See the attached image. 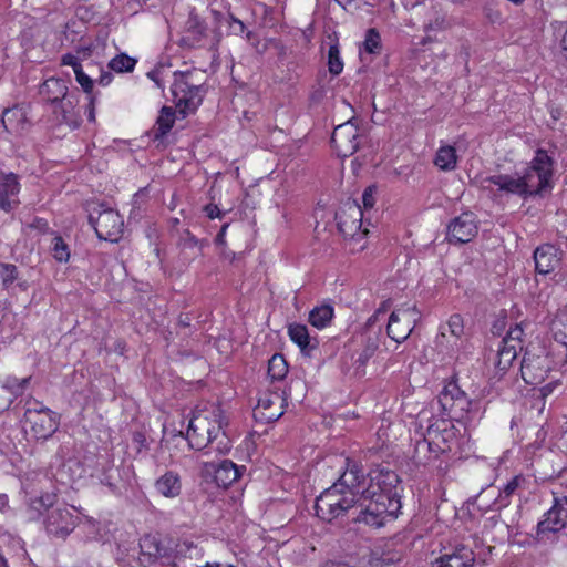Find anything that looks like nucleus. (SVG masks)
<instances>
[{"label":"nucleus","instance_id":"nucleus-1","mask_svg":"<svg viewBox=\"0 0 567 567\" xmlns=\"http://www.w3.org/2000/svg\"><path fill=\"white\" fill-rule=\"evenodd\" d=\"M369 485L362 491L364 508L357 517L359 523L380 528L395 519L402 507L399 475L389 468L377 467L369 473Z\"/></svg>","mask_w":567,"mask_h":567},{"label":"nucleus","instance_id":"nucleus-2","mask_svg":"<svg viewBox=\"0 0 567 567\" xmlns=\"http://www.w3.org/2000/svg\"><path fill=\"white\" fill-rule=\"evenodd\" d=\"M437 401L443 422L470 423L480 420L482 415L480 403L467 398L457 384L455 375L444 385Z\"/></svg>","mask_w":567,"mask_h":567},{"label":"nucleus","instance_id":"nucleus-3","mask_svg":"<svg viewBox=\"0 0 567 567\" xmlns=\"http://www.w3.org/2000/svg\"><path fill=\"white\" fill-rule=\"evenodd\" d=\"M56 502L58 495L55 493L45 492L30 501V508L40 515L47 513L44 518L47 533L56 538L64 539L76 527L79 517L65 506L54 507Z\"/></svg>","mask_w":567,"mask_h":567},{"label":"nucleus","instance_id":"nucleus-4","mask_svg":"<svg viewBox=\"0 0 567 567\" xmlns=\"http://www.w3.org/2000/svg\"><path fill=\"white\" fill-rule=\"evenodd\" d=\"M519 174L527 198L544 197L554 187V159L545 150L538 148Z\"/></svg>","mask_w":567,"mask_h":567},{"label":"nucleus","instance_id":"nucleus-5","mask_svg":"<svg viewBox=\"0 0 567 567\" xmlns=\"http://www.w3.org/2000/svg\"><path fill=\"white\" fill-rule=\"evenodd\" d=\"M354 494L340 485L333 484L324 489L315 502L316 515L324 520L332 522L333 519L346 515V513L353 507L357 503Z\"/></svg>","mask_w":567,"mask_h":567},{"label":"nucleus","instance_id":"nucleus-6","mask_svg":"<svg viewBox=\"0 0 567 567\" xmlns=\"http://www.w3.org/2000/svg\"><path fill=\"white\" fill-rule=\"evenodd\" d=\"M457 427H415V450L426 449L433 457L451 452L457 444Z\"/></svg>","mask_w":567,"mask_h":567},{"label":"nucleus","instance_id":"nucleus-7","mask_svg":"<svg viewBox=\"0 0 567 567\" xmlns=\"http://www.w3.org/2000/svg\"><path fill=\"white\" fill-rule=\"evenodd\" d=\"M421 319V313L415 305H403L392 311L389 317L386 333L400 343L406 340Z\"/></svg>","mask_w":567,"mask_h":567},{"label":"nucleus","instance_id":"nucleus-8","mask_svg":"<svg viewBox=\"0 0 567 567\" xmlns=\"http://www.w3.org/2000/svg\"><path fill=\"white\" fill-rule=\"evenodd\" d=\"M203 83L188 82L187 74L174 72L172 93L183 112H194L203 102Z\"/></svg>","mask_w":567,"mask_h":567},{"label":"nucleus","instance_id":"nucleus-9","mask_svg":"<svg viewBox=\"0 0 567 567\" xmlns=\"http://www.w3.org/2000/svg\"><path fill=\"white\" fill-rule=\"evenodd\" d=\"M567 526V497H555L553 506L544 514L536 527V538L539 542L549 538Z\"/></svg>","mask_w":567,"mask_h":567},{"label":"nucleus","instance_id":"nucleus-10","mask_svg":"<svg viewBox=\"0 0 567 567\" xmlns=\"http://www.w3.org/2000/svg\"><path fill=\"white\" fill-rule=\"evenodd\" d=\"M362 138L359 127L350 120L333 130L331 144L340 157H349L358 151Z\"/></svg>","mask_w":567,"mask_h":567},{"label":"nucleus","instance_id":"nucleus-11","mask_svg":"<svg viewBox=\"0 0 567 567\" xmlns=\"http://www.w3.org/2000/svg\"><path fill=\"white\" fill-rule=\"evenodd\" d=\"M89 220L100 239L116 243L123 233V218L114 209H104L96 218L91 214Z\"/></svg>","mask_w":567,"mask_h":567},{"label":"nucleus","instance_id":"nucleus-12","mask_svg":"<svg viewBox=\"0 0 567 567\" xmlns=\"http://www.w3.org/2000/svg\"><path fill=\"white\" fill-rule=\"evenodd\" d=\"M475 554L466 545L458 544L454 547H444L439 555L431 560V567H473Z\"/></svg>","mask_w":567,"mask_h":567},{"label":"nucleus","instance_id":"nucleus-13","mask_svg":"<svg viewBox=\"0 0 567 567\" xmlns=\"http://www.w3.org/2000/svg\"><path fill=\"white\" fill-rule=\"evenodd\" d=\"M477 234V223L472 212L462 213L447 225L446 239L450 244H466Z\"/></svg>","mask_w":567,"mask_h":567},{"label":"nucleus","instance_id":"nucleus-14","mask_svg":"<svg viewBox=\"0 0 567 567\" xmlns=\"http://www.w3.org/2000/svg\"><path fill=\"white\" fill-rule=\"evenodd\" d=\"M207 37V24L195 11H190L178 42L179 45L188 49L199 48L204 45Z\"/></svg>","mask_w":567,"mask_h":567},{"label":"nucleus","instance_id":"nucleus-15","mask_svg":"<svg viewBox=\"0 0 567 567\" xmlns=\"http://www.w3.org/2000/svg\"><path fill=\"white\" fill-rule=\"evenodd\" d=\"M377 315L369 318L367 322V332L363 340V347L361 351L357 353L354 358L353 365L355 368L357 374H364V368L368 361L374 355L378 350L381 341V328L378 330H373L372 323L375 320Z\"/></svg>","mask_w":567,"mask_h":567},{"label":"nucleus","instance_id":"nucleus-16","mask_svg":"<svg viewBox=\"0 0 567 567\" xmlns=\"http://www.w3.org/2000/svg\"><path fill=\"white\" fill-rule=\"evenodd\" d=\"M21 185L14 173L0 172V209L10 213L20 205Z\"/></svg>","mask_w":567,"mask_h":567},{"label":"nucleus","instance_id":"nucleus-17","mask_svg":"<svg viewBox=\"0 0 567 567\" xmlns=\"http://www.w3.org/2000/svg\"><path fill=\"white\" fill-rule=\"evenodd\" d=\"M363 212L361 206L357 204L349 205L347 210H341L336 214L338 228L344 237L354 238L355 236H362L359 234L362 224Z\"/></svg>","mask_w":567,"mask_h":567},{"label":"nucleus","instance_id":"nucleus-18","mask_svg":"<svg viewBox=\"0 0 567 567\" xmlns=\"http://www.w3.org/2000/svg\"><path fill=\"white\" fill-rule=\"evenodd\" d=\"M561 251L553 244H543L534 251L535 269L538 274L553 272L560 262Z\"/></svg>","mask_w":567,"mask_h":567},{"label":"nucleus","instance_id":"nucleus-19","mask_svg":"<svg viewBox=\"0 0 567 567\" xmlns=\"http://www.w3.org/2000/svg\"><path fill=\"white\" fill-rule=\"evenodd\" d=\"M208 466L213 470L214 482L218 487L223 488H228L246 471L244 465L238 466L230 460H224L218 464H210Z\"/></svg>","mask_w":567,"mask_h":567},{"label":"nucleus","instance_id":"nucleus-20","mask_svg":"<svg viewBox=\"0 0 567 567\" xmlns=\"http://www.w3.org/2000/svg\"><path fill=\"white\" fill-rule=\"evenodd\" d=\"M31 377L18 379L16 377H8L2 384H0V413L8 410L13 400L23 394L29 385Z\"/></svg>","mask_w":567,"mask_h":567},{"label":"nucleus","instance_id":"nucleus-21","mask_svg":"<svg viewBox=\"0 0 567 567\" xmlns=\"http://www.w3.org/2000/svg\"><path fill=\"white\" fill-rule=\"evenodd\" d=\"M486 183L497 186L499 192L516 195L520 198L527 199L525 188L523 186L522 177L519 172H515L514 175L509 174H495L485 178Z\"/></svg>","mask_w":567,"mask_h":567},{"label":"nucleus","instance_id":"nucleus-22","mask_svg":"<svg viewBox=\"0 0 567 567\" xmlns=\"http://www.w3.org/2000/svg\"><path fill=\"white\" fill-rule=\"evenodd\" d=\"M142 561L153 563L168 555V548L163 545L157 535L147 534L140 540Z\"/></svg>","mask_w":567,"mask_h":567},{"label":"nucleus","instance_id":"nucleus-23","mask_svg":"<svg viewBox=\"0 0 567 567\" xmlns=\"http://www.w3.org/2000/svg\"><path fill=\"white\" fill-rule=\"evenodd\" d=\"M364 481V473L362 467L357 464H352L349 466L339 481L334 483L336 485H340L342 488H347L354 494V498L358 499V496L361 494L364 488H362V484Z\"/></svg>","mask_w":567,"mask_h":567},{"label":"nucleus","instance_id":"nucleus-24","mask_svg":"<svg viewBox=\"0 0 567 567\" xmlns=\"http://www.w3.org/2000/svg\"><path fill=\"white\" fill-rule=\"evenodd\" d=\"M155 489L166 498H176L182 493V480L178 473L167 471L155 482Z\"/></svg>","mask_w":567,"mask_h":567},{"label":"nucleus","instance_id":"nucleus-25","mask_svg":"<svg viewBox=\"0 0 567 567\" xmlns=\"http://www.w3.org/2000/svg\"><path fill=\"white\" fill-rule=\"evenodd\" d=\"M288 334L303 353L309 354L318 347L316 338H311L308 328L301 323H292L288 327Z\"/></svg>","mask_w":567,"mask_h":567},{"label":"nucleus","instance_id":"nucleus-26","mask_svg":"<svg viewBox=\"0 0 567 567\" xmlns=\"http://www.w3.org/2000/svg\"><path fill=\"white\" fill-rule=\"evenodd\" d=\"M175 123V111L171 106H163L155 125L148 132V136L155 141L162 140Z\"/></svg>","mask_w":567,"mask_h":567},{"label":"nucleus","instance_id":"nucleus-27","mask_svg":"<svg viewBox=\"0 0 567 567\" xmlns=\"http://www.w3.org/2000/svg\"><path fill=\"white\" fill-rule=\"evenodd\" d=\"M68 94L65 82L60 79H48L40 87V95L43 100L56 104Z\"/></svg>","mask_w":567,"mask_h":567},{"label":"nucleus","instance_id":"nucleus-28","mask_svg":"<svg viewBox=\"0 0 567 567\" xmlns=\"http://www.w3.org/2000/svg\"><path fill=\"white\" fill-rule=\"evenodd\" d=\"M186 432L183 430L178 431V434L185 437L188 442L190 449L196 451L207 450L209 445V436L212 435V427H185Z\"/></svg>","mask_w":567,"mask_h":567},{"label":"nucleus","instance_id":"nucleus-29","mask_svg":"<svg viewBox=\"0 0 567 567\" xmlns=\"http://www.w3.org/2000/svg\"><path fill=\"white\" fill-rule=\"evenodd\" d=\"M210 433L206 454H227L231 450V440L224 431V427H212Z\"/></svg>","mask_w":567,"mask_h":567},{"label":"nucleus","instance_id":"nucleus-30","mask_svg":"<svg viewBox=\"0 0 567 567\" xmlns=\"http://www.w3.org/2000/svg\"><path fill=\"white\" fill-rule=\"evenodd\" d=\"M53 110L55 114L60 115V122L66 124L71 128H76L80 125V116L74 110L73 101L65 96L55 104Z\"/></svg>","mask_w":567,"mask_h":567},{"label":"nucleus","instance_id":"nucleus-31","mask_svg":"<svg viewBox=\"0 0 567 567\" xmlns=\"http://www.w3.org/2000/svg\"><path fill=\"white\" fill-rule=\"evenodd\" d=\"M522 378L528 384H537L544 380L545 370L539 365V359L524 357L520 365Z\"/></svg>","mask_w":567,"mask_h":567},{"label":"nucleus","instance_id":"nucleus-32","mask_svg":"<svg viewBox=\"0 0 567 567\" xmlns=\"http://www.w3.org/2000/svg\"><path fill=\"white\" fill-rule=\"evenodd\" d=\"M526 483V478L523 474L513 476L504 486L499 489L496 502L501 507H506L511 504L512 496Z\"/></svg>","mask_w":567,"mask_h":567},{"label":"nucleus","instance_id":"nucleus-33","mask_svg":"<svg viewBox=\"0 0 567 567\" xmlns=\"http://www.w3.org/2000/svg\"><path fill=\"white\" fill-rule=\"evenodd\" d=\"M333 316L334 310L331 305H321L309 312V322L317 329H323L330 324Z\"/></svg>","mask_w":567,"mask_h":567},{"label":"nucleus","instance_id":"nucleus-34","mask_svg":"<svg viewBox=\"0 0 567 567\" xmlns=\"http://www.w3.org/2000/svg\"><path fill=\"white\" fill-rule=\"evenodd\" d=\"M434 164L442 171H453L457 164L455 148L451 145L441 146L436 152Z\"/></svg>","mask_w":567,"mask_h":567},{"label":"nucleus","instance_id":"nucleus-35","mask_svg":"<svg viewBox=\"0 0 567 567\" xmlns=\"http://www.w3.org/2000/svg\"><path fill=\"white\" fill-rule=\"evenodd\" d=\"M501 344L502 346L497 351V360L495 364L499 371L505 372L509 369L514 360L517 358L518 351L520 350L514 344Z\"/></svg>","mask_w":567,"mask_h":567},{"label":"nucleus","instance_id":"nucleus-36","mask_svg":"<svg viewBox=\"0 0 567 567\" xmlns=\"http://www.w3.org/2000/svg\"><path fill=\"white\" fill-rule=\"evenodd\" d=\"M288 373V364L282 354L276 353L268 362V375L272 381L282 380Z\"/></svg>","mask_w":567,"mask_h":567},{"label":"nucleus","instance_id":"nucleus-37","mask_svg":"<svg viewBox=\"0 0 567 567\" xmlns=\"http://www.w3.org/2000/svg\"><path fill=\"white\" fill-rule=\"evenodd\" d=\"M554 37L559 48L560 55L567 60V23L555 21L551 23Z\"/></svg>","mask_w":567,"mask_h":567},{"label":"nucleus","instance_id":"nucleus-38","mask_svg":"<svg viewBox=\"0 0 567 567\" xmlns=\"http://www.w3.org/2000/svg\"><path fill=\"white\" fill-rule=\"evenodd\" d=\"M18 278L19 270L16 265L0 262V282L3 289H9Z\"/></svg>","mask_w":567,"mask_h":567},{"label":"nucleus","instance_id":"nucleus-39","mask_svg":"<svg viewBox=\"0 0 567 567\" xmlns=\"http://www.w3.org/2000/svg\"><path fill=\"white\" fill-rule=\"evenodd\" d=\"M328 69L332 75H339L343 70V62L340 56L338 42L331 44L328 51Z\"/></svg>","mask_w":567,"mask_h":567},{"label":"nucleus","instance_id":"nucleus-40","mask_svg":"<svg viewBox=\"0 0 567 567\" xmlns=\"http://www.w3.org/2000/svg\"><path fill=\"white\" fill-rule=\"evenodd\" d=\"M136 64V60L127 54H117L109 62V68L115 72H131Z\"/></svg>","mask_w":567,"mask_h":567},{"label":"nucleus","instance_id":"nucleus-41","mask_svg":"<svg viewBox=\"0 0 567 567\" xmlns=\"http://www.w3.org/2000/svg\"><path fill=\"white\" fill-rule=\"evenodd\" d=\"M446 331L455 338H460L464 332V323L463 318L454 313L450 317L446 327H442L441 336L444 338L446 336Z\"/></svg>","mask_w":567,"mask_h":567},{"label":"nucleus","instance_id":"nucleus-42","mask_svg":"<svg viewBox=\"0 0 567 567\" xmlns=\"http://www.w3.org/2000/svg\"><path fill=\"white\" fill-rule=\"evenodd\" d=\"M52 252L54 259L59 262H66L70 258L69 247L60 236L53 238Z\"/></svg>","mask_w":567,"mask_h":567},{"label":"nucleus","instance_id":"nucleus-43","mask_svg":"<svg viewBox=\"0 0 567 567\" xmlns=\"http://www.w3.org/2000/svg\"><path fill=\"white\" fill-rule=\"evenodd\" d=\"M523 334H524V330H523L522 326L515 324L507 331L506 336L503 338L501 343L514 344L516 348L522 350L523 349V344H522L523 343V341H522Z\"/></svg>","mask_w":567,"mask_h":567},{"label":"nucleus","instance_id":"nucleus-44","mask_svg":"<svg viewBox=\"0 0 567 567\" xmlns=\"http://www.w3.org/2000/svg\"><path fill=\"white\" fill-rule=\"evenodd\" d=\"M74 74L76 82L81 85L84 93H86L87 96L95 95L93 93V80L83 71V68L75 70Z\"/></svg>","mask_w":567,"mask_h":567},{"label":"nucleus","instance_id":"nucleus-45","mask_svg":"<svg viewBox=\"0 0 567 567\" xmlns=\"http://www.w3.org/2000/svg\"><path fill=\"white\" fill-rule=\"evenodd\" d=\"M380 48V34L375 29H369L365 34L364 49L369 53H374Z\"/></svg>","mask_w":567,"mask_h":567},{"label":"nucleus","instance_id":"nucleus-46","mask_svg":"<svg viewBox=\"0 0 567 567\" xmlns=\"http://www.w3.org/2000/svg\"><path fill=\"white\" fill-rule=\"evenodd\" d=\"M34 413H45L49 416V421L50 422H58L56 419H58L59 415L55 412H52L49 409L43 408L42 405L39 409L38 408H33V409L32 408H28L27 409L25 414H24L27 422H30V423L33 422L32 421V415Z\"/></svg>","mask_w":567,"mask_h":567},{"label":"nucleus","instance_id":"nucleus-47","mask_svg":"<svg viewBox=\"0 0 567 567\" xmlns=\"http://www.w3.org/2000/svg\"><path fill=\"white\" fill-rule=\"evenodd\" d=\"M375 190H377L375 186H369L364 189V192L362 194V204H363V208L365 210L371 209L374 206Z\"/></svg>","mask_w":567,"mask_h":567},{"label":"nucleus","instance_id":"nucleus-48","mask_svg":"<svg viewBox=\"0 0 567 567\" xmlns=\"http://www.w3.org/2000/svg\"><path fill=\"white\" fill-rule=\"evenodd\" d=\"M17 115H22L19 110H6L2 115V124L7 131L13 130L12 120Z\"/></svg>","mask_w":567,"mask_h":567},{"label":"nucleus","instance_id":"nucleus-49","mask_svg":"<svg viewBox=\"0 0 567 567\" xmlns=\"http://www.w3.org/2000/svg\"><path fill=\"white\" fill-rule=\"evenodd\" d=\"M261 409H267V408L265 405H261V403L259 402L258 408L255 410V416L258 417V415H260V421H265L267 423H272V422H276L278 420V417L281 415V413L266 414L265 412L261 411Z\"/></svg>","mask_w":567,"mask_h":567},{"label":"nucleus","instance_id":"nucleus-50","mask_svg":"<svg viewBox=\"0 0 567 567\" xmlns=\"http://www.w3.org/2000/svg\"><path fill=\"white\" fill-rule=\"evenodd\" d=\"M228 24H229L230 32L235 35H240L246 30V25L244 24V22L241 20L235 18L234 16L229 17Z\"/></svg>","mask_w":567,"mask_h":567},{"label":"nucleus","instance_id":"nucleus-51","mask_svg":"<svg viewBox=\"0 0 567 567\" xmlns=\"http://www.w3.org/2000/svg\"><path fill=\"white\" fill-rule=\"evenodd\" d=\"M62 64L63 65H70L73 68V71L75 72V70H80L82 69V65L81 63L79 62V59L78 56L71 54V53H66L62 56V60H61Z\"/></svg>","mask_w":567,"mask_h":567},{"label":"nucleus","instance_id":"nucleus-52","mask_svg":"<svg viewBox=\"0 0 567 567\" xmlns=\"http://www.w3.org/2000/svg\"><path fill=\"white\" fill-rule=\"evenodd\" d=\"M133 442L136 445V451L141 452L146 447V435L143 431H135L133 433Z\"/></svg>","mask_w":567,"mask_h":567},{"label":"nucleus","instance_id":"nucleus-53","mask_svg":"<svg viewBox=\"0 0 567 567\" xmlns=\"http://www.w3.org/2000/svg\"><path fill=\"white\" fill-rule=\"evenodd\" d=\"M95 101H96V95L89 96L87 118L90 122L95 121Z\"/></svg>","mask_w":567,"mask_h":567},{"label":"nucleus","instance_id":"nucleus-54","mask_svg":"<svg viewBox=\"0 0 567 567\" xmlns=\"http://www.w3.org/2000/svg\"><path fill=\"white\" fill-rule=\"evenodd\" d=\"M182 74H187L188 82L203 83L202 82V78H203V73L202 72H198V71H186V72H182Z\"/></svg>","mask_w":567,"mask_h":567},{"label":"nucleus","instance_id":"nucleus-55","mask_svg":"<svg viewBox=\"0 0 567 567\" xmlns=\"http://www.w3.org/2000/svg\"><path fill=\"white\" fill-rule=\"evenodd\" d=\"M205 212L210 219L220 217V210L216 205L205 206Z\"/></svg>","mask_w":567,"mask_h":567},{"label":"nucleus","instance_id":"nucleus-56","mask_svg":"<svg viewBox=\"0 0 567 567\" xmlns=\"http://www.w3.org/2000/svg\"><path fill=\"white\" fill-rule=\"evenodd\" d=\"M213 419H209L207 415H204V420L205 421H208V422H215V423H218L219 425L221 424V413H220V410L218 408H213Z\"/></svg>","mask_w":567,"mask_h":567},{"label":"nucleus","instance_id":"nucleus-57","mask_svg":"<svg viewBox=\"0 0 567 567\" xmlns=\"http://www.w3.org/2000/svg\"><path fill=\"white\" fill-rule=\"evenodd\" d=\"M113 80V75L111 72H102L97 82L102 86L109 85Z\"/></svg>","mask_w":567,"mask_h":567},{"label":"nucleus","instance_id":"nucleus-58","mask_svg":"<svg viewBox=\"0 0 567 567\" xmlns=\"http://www.w3.org/2000/svg\"><path fill=\"white\" fill-rule=\"evenodd\" d=\"M228 228V224H224L219 230V233L217 234L216 238H215V243L216 245H225V236H226V230Z\"/></svg>","mask_w":567,"mask_h":567},{"label":"nucleus","instance_id":"nucleus-59","mask_svg":"<svg viewBox=\"0 0 567 567\" xmlns=\"http://www.w3.org/2000/svg\"><path fill=\"white\" fill-rule=\"evenodd\" d=\"M321 567H349V565L339 560H328Z\"/></svg>","mask_w":567,"mask_h":567},{"label":"nucleus","instance_id":"nucleus-60","mask_svg":"<svg viewBox=\"0 0 567 567\" xmlns=\"http://www.w3.org/2000/svg\"><path fill=\"white\" fill-rule=\"evenodd\" d=\"M556 385H557V383H548V384H546V385H545V386H543V388H542V390H540V391H542V394H543L544 396H546V395L550 394V393L553 392V390H554V388H555Z\"/></svg>","mask_w":567,"mask_h":567},{"label":"nucleus","instance_id":"nucleus-61","mask_svg":"<svg viewBox=\"0 0 567 567\" xmlns=\"http://www.w3.org/2000/svg\"><path fill=\"white\" fill-rule=\"evenodd\" d=\"M200 415H202V412H200V411H198V415H197V416H194V419H192V420L189 421L188 426H192V425H193V423H194V421L198 420V419L200 417Z\"/></svg>","mask_w":567,"mask_h":567},{"label":"nucleus","instance_id":"nucleus-62","mask_svg":"<svg viewBox=\"0 0 567 567\" xmlns=\"http://www.w3.org/2000/svg\"><path fill=\"white\" fill-rule=\"evenodd\" d=\"M148 76H150L152 80H154V81L157 83V85L159 86V82L157 81V79L155 78V74H154L153 72H150V73H148Z\"/></svg>","mask_w":567,"mask_h":567},{"label":"nucleus","instance_id":"nucleus-63","mask_svg":"<svg viewBox=\"0 0 567 567\" xmlns=\"http://www.w3.org/2000/svg\"><path fill=\"white\" fill-rule=\"evenodd\" d=\"M0 567H8L4 558L0 555Z\"/></svg>","mask_w":567,"mask_h":567}]
</instances>
